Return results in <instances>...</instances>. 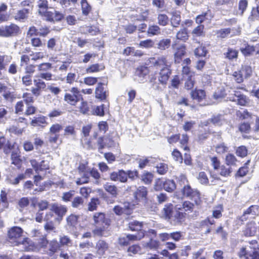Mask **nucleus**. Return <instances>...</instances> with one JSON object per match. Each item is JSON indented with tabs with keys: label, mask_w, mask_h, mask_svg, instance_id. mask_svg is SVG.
<instances>
[{
	"label": "nucleus",
	"mask_w": 259,
	"mask_h": 259,
	"mask_svg": "<svg viewBox=\"0 0 259 259\" xmlns=\"http://www.w3.org/2000/svg\"><path fill=\"white\" fill-rule=\"evenodd\" d=\"M258 207L256 205H251L249 207H248L246 210H245L243 212V215L241 216L239 219V220L241 222V223H242L243 222L247 220V215H255L257 211H258Z\"/></svg>",
	"instance_id": "19"
},
{
	"label": "nucleus",
	"mask_w": 259,
	"mask_h": 259,
	"mask_svg": "<svg viewBox=\"0 0 259 259\" xmlns=\"http://www.w3.org/2000/svg\"><path fill=\"white\" fill-rule=\"evenodd\" d=\"M143 245L145 247L150 249H156L159 246V242L156 240L150 239L148 242L144 244Z\"/></svg>",
	"instance_id": "56"
},
{
	"label": "nucleus",
	"mask_w": 259,
	"mask_h": 259,
	"mask_svg": "<svg viewBox=\"0 0 259 259\" xmlns=\"http://www.w3.org/2000/svg\"><path fill=\"white\" fill-rule=\"evenodd\" d=\"M153 178V175L150 172L144 173L142 177L143 182L146 184L151 183Z\"/></svg>",
	"instance_id": "61"
},
{
	"label": "nucleus",
	"mask_w": 259,
	"mask_h": 259,
	"mask_svg": "<svg viewBox=\"0 0 259 259\" xmlns=\"http://www.w3.org/2000/svg\"><path fill=\"white\" fill-rule=\"evenodd\" d=\"M147 32L149 34L152 35H158L160 33V29L157 25H150Z\"/></svg>",
	"instance_id": "48"
},
{
	"label": "nucleus",
	"mask_w": 259,
	"mask_h": 259,
	"mask_svg": "<svg viewBox=\"0 0 259 259\" xmlns=\"http://www.w3.org/2000/svg\"><path fill=\"white\" fill-rule=\"evenodd\" d=\"M157 185L162 186L163 189L167 192H172L176 188L175 182L171 180H160L156 182Z\"/></svg>",
	"instance_id": "11"
},
{
	"label": "nucleus",
	"mask_w": 259,
	"mask_h": 259,
	"mask_svg": "<svg viewBox=\"0 0 259 259\" xmlns=\"http://www.w3.org/2000/svg\"><path fill=\"white\" fill-rule=\"evenodd\" d=\"M186 213L182 210H176L174 215L171 216V219L175 222L176 225L179 224L183 222L185 220Z\"/></svg>",
	"instance_id": "23"
},
{
	"label": "nucleus",
	"mask_w": 259,
	"mask_h": 259,
	"mask_svg": "<svg viewBox=\"0 0 259 259\" xmlns=\"http://www.w3.org/2000/svg\"><path fill=\"white\" fill-rule=\"evenodd\" d=\"M124 54L126 55H132L134 56H141L143 53L141 51L135 50L133 47H127L124 50Z\"/></svg>",
	"instance_id": "31"
},
{
	"label": "nucleus",
	"mask_w": 259,
	"mask_h": 259,
	"mask_svg": "<svg viewBox=\"0 0 259 259\" xmlns=\"http://www.w3.org/2000/svg\"><path fill=\"white\" fill-rule=\"evenodd\" d=\"M195 55L199 57L205 56L207 53V51L204 47H200L195 50Z\"/></svg>",
	"instance_id": "64"
},
{
	"label": "nucleus",
	"mask_w": 259,
	"mask_h": 259,
	"mask_svg": "<svg viewBox=\"0 0 259 259\" xmlns=\"http://www.w3.org/2000/svg\"><path fill=\"white\" fill-rule=\"evenodd\" d=\"M171 40L169 39H163L157 44L158 49L161 50H165L168 48L170 45Z\"/></svg>",
	"instance_id": "35"
},
{
	"label": "nucleus",
	"mask_w": 259,
	"mask_h": 259,
	"mask_svg": "<svg viewBox=\"0 0 259 259\" xmlns=\"http://www.w3.org/2000/svg\"><path fill=\"white\" fill-rule=\"evenodd\" d=\"M83 199L79 196L75 197L71 202V206L73 208H80L83 204Z\"/></svg>",
	"instance_id": "38"
},
{
	"label": "nucleus",
	"mask_w": 259,
	"mask_h": 259,
	"mask_svg": "<svg viewBox=\"0 0 259 259\" xmlns=\"http://www.w3.org/2000/svg\"><path fill=\"white\" fill-rule=\"evenodd\" d=\"M110 179L112 181H119L124 183L127 181L126 172L123 170H118L110 174Z\"/></svg>",
	"instance_id": "7"
},
{
	"label": "nucleus",
	"mask_w": 259,
	"mask_h": 259,
	"mask_svg": "<svg viewBox=\"0 0 259 259\" xmlns=\"http://www.w3.org/2000/svg\"><path fill=\"white\" fill-rule=\"evenodd\" d=\"M12 145L4 137H0V149L3 148L5 153L10 152Z\"/></svg>",
	"instance_id": "26"
},
{
	"label": "nucleus",
	"mask_w": 259,
	"mask_h": 259,
	"mask_svg": "<svg viewBox=\"0 0 259 259\" xmlns=\"http://www.w3.org/2000/svg\"><path fill=\"white\" fill-rule=\"evenodd\" d=\"M37 7H38L39 14H43L44 11L48 8V3L47 0H39L37 2Z\"/></svg>",
	"instance_id": "34"
},
{
	"label": "nucleus",
	"mask_w": 259,
	"mask_h": 259,
	"mask_svg": "<svg viewBox=\"0 0 259 259\" xmlns=\"http://www.w3.org/2000/svg\"><path fill=\"white\" fill-rule=\"evenodd\" d=\"M227 85L224 84L218 88L213 94L214 98L216 100H220L224 98L227 94V92L232 93L231 90Z\"/></svg>",
	"instance_id": "9"
},
{
	"label": "nucleus",
	"mask_w": 259,
	"mask_h": 259,
	"mask_svg": "<svg viewBox=\"0 0 259 259\" xmlns=\"http://www.w3.org/2000/svg\"><path fill=\"white\" fill-rule=\"evenodd\" d=\"M78 217L75 214H71L67 218L68 225L70 226H75L77 224Z\"/></svg>",
	"instance_id": "46"
},
{
	"label": "nucleus",
	"mask_w": 259,
	"mask_h": 259,
	"mask_svg": "<svg viewBox=\"0 0 259 259\" xmlns=\"http://www.w3.org/2000/svg\"><path fill=\"white\" fill-rule=\"evenodd\" d=\"M59 248L60 245L57 241H52L49 245V254L50 255H53L55 252L57 251Z\"/></svg>",
	"instance_id": "40"
},
{
	"label": "nucleus",
	"mask_w": 259,
	"mask_h": 259,
	"mask_svg": "<svg viewBox=\"0 0 259 259\" xmlns=\"http://www.w3.org/2000/svg\"><path fill=\"white\" fill-rule=\"evenodd\" d=\"M64 101L71 106H75L79 101V97L74 94L66 93L64 96Z\"/></svg>",
	"instance_id": "20"
},
{
	"label": "nucleus",
	"mask_w": 259,
	"mask_h": 259,
	"mask_svg": "<svg viewBox=\"0 0 259 259\" xmlns=\"http://www.w3.org/2000/svg\"><path fill=\"white\" fill-rule=\"evenodd\" d=\"M29 13V10L28 9H23L19 10L14 14V18L16 21L24 22L27 19Z\"/></svg>",
	"instance_id": "18"
},
{
	"label": "nucleus",
	"mask_w": 259,
	"mask_h": 259,
	"mask_svg": "<svg viewBox=\"0 0 259 259\" xmlns=\"http://www.w3.org/2000/svg\"><path fill=\"white\" fill-rule=\"evenodd\" d=\"M93 220L97 225V228L94 230L95 233L98 235H104L110 225V220L103 212L95 213L93 215Z\"/></svg>",
	"instance_id": "2"
},
{
	"label": "nucleus",
	"mask_w": 259,
	"mask_h": 259,
	"mask_svg": "<svg viewBox=\"0 0 259 259\" xmlns=\"http://www.w3.org/2000/svg\"><path fill=\"white\" fill-rule=\"evenodd\" d=\"M142 226V223L138 221H133L129 224V228L132 231H142L141 229Z\"/></svg>",
	"instance_id": "49"
},
{
	"label": "nucleus",
	"mask_w": 259,
	"mask_h": 259,
	"mask_svg": "<svg viewBox=\"0 0 259 259\" xmlns=\"http://www.w3.org/2000/svg\"><path fill=\"white\" fill-rule=\"evenodd\" d=\"M23 230L19 227H12L8 232L10 241L18 245L19 249L24 251H33L34 247L32 243L27 238L23 237Z\"/></svg>",
	"instance_id": "1"
},
{
	"label": "nucleus",
	"mask_w": 259,
	"mask_h": 259,
	"mask_svg": "<svg viewBox=\"0 0 259 259\" xmlns=\"http://www.w3.org/2000/svg\"><path fill=\"white\" fill-rule=\"evenodd\" d=\"M134 198L137 202H145L147 195V188L145 187H139L134 193Z\"/></svg>",
	"instance_id": "8"
},
{
	"label": "nucleus",
	"mask_w": 259,
	"mask_h": 259,
	"mask_svg": "<svg viewBox=\"0 0 259 259\" xmlns=\"http://www.w3.org/2000/svg\"><path fill=\"white\" fill-rule=\"evenodd\" d=\"M33 126H42L44 127L45 124H47L46 118L44 116H40L34 118L32 120L30 123Z\"/></svg>",
	"instance_id": "28"
},
{
	"label": "nucleus",
	"mask_w": 259,
	"mask_h": 259,
	"mask_svg": "<svg viewBox=\"0 0 259 259\" xmlns=\"http://www.w3.org/2000/svg\"><path fill=\"white\" fill-rule=\"evenodd\" d=\"M244 78L249 77L252 73V69L251 66L248 65H243L240 69Z\"/></svg>",
	"instance_id": "37"
},
{
	"label": "nucleus",
	"mask_w": 259,
	"mask_h": 259,
	"mask_svg": "<svg viewBox=\"0 0 259 259\" xmlns=\"http://www.w3.org/2000/svg\"><path fill=\"white\" fill-rule=\"evenodd\" d=\"M194 73H191L190 76H189L188 77H186L185 79L186 80L185 87L187 90H190L192 89L194 84Z\"/></svg>",
	"instance_id": "39"
},
{
	"label": "nucleus",
	"mask_w": 259,
	"mask_h": 259,
	"mask_svg": "<svg viewBox=\"0 0 259 259\" xmlns=\"http://www.w3.org/2000/svg\"><path fill=\"white\" fill-rule=\"evenodd\" d=\"M172 205L171 204H166L162 210V213L166 218H170L172 215Z\"/></svg>",
	"instance_id": "44"
},
{
	"label": "nucleus",
	"mask_w": 259,
	"mask_h": 259,
	"mask_svg": "<svg viewBox=\"0 0 259 259\" xmlns=\"http://www.w3.org/2000/svg\"><path fill=\"white\" fill-rule=\"evenodd\" d=\"M20 31L18 26L15 24L0 27V36L9 37L17 35Z\"/></svg>",
	"instance_id": "5"
},
{
	"label": "nucleus",
	"mask_w": 259,
	"mask_h": 259,
	"mask_svg": "<svg viewBox=\"0 0 259 259\" xmlns=\"http://www.w3.org/2000/svg\"><path fill=\"white\" fill-rule=\"evenodd\" d=\"M197 190L192 189L189 184L183 187L182 193L184 196L190 198Z\"/></svg>",
	"instance_id": "33"
},
{
	"label": "nucleus",
	"mask_w": 259,
	"mask_h": 259,
	"mask_svg": "<svg viewBox=\"0 0 259 259\" xmlns=\"http://www.w3.org/2000/svg\"><path fill=\"white\" fill-rule=\"evenodd\" d=\"M194 204L190 201H184L182 205L177 204L175 206L176 210H184L185 211L192 212L193 209Z\"/></svg>",
	"instance_id": "22"
},
{
	"label": "nucleus",
	"mask_w": 259,
	"mask_h": 259,
	"mask_svg": "<svg viewBox=\"0 0 259 259\" xmlns=\"http://www.w3.org/2000/svg\"><path fill=\"white\" fill-rule=\"evenodd\" d=\"M255 48H257V46L253 47L247 45L245 48H241L240 50L245 56H248L255 51Z\"/></svg>",
	"instance_id": "45"
},
{
	"label": "nucleus",
	"mask_w": 259,
	"mask_h": 259,
	"mask_svg": "<svg viewBox=\"0 0 259 259\" xmlns=\"http://www.w3.org/2000/svg\"><path fill=\"white\" fill-rule=\"evenodd\" d=\"M156 168L158 174L164 175L167 171L168 167L167 164L164 163H160L157 165Z\"/></svg>",
	"instance_id": "59"
},
{
	"label": "nucleus",
	"mask_w": 259,
	"mask_h": 259,
	"mask_svg": "<svg viewBox=\"0 0 259 259\" xmlns=\"http://www.w3.org/2000/svg\"><path fill=\"white\" fill-rule=\"evenodd\" d=\"M223 209V208L222 205H219L214 207L212 212L213 217L216 219H219L221 217Z\"/></svg>",
	"instance_id": "57"
},
{
	"label": "nucleus",
	"mask_w": 259,
	"mask_h": 259,
	"mask_svg": "<svg viewBox=\"0 0 259 259\" xmlns=\"http://www.w3.org/2000/svg\"><path fill=\"white\" fill-rule=\"evenodd\" d=\"M228 99L230 101L237 102L238 105L241 106H247L250 103L248 98L234 90L232 91V93L229 94Z\"/></svg>",
	"instance_id": "3"
},
{
	"label": "nucleus",
	"mask_w": 259,
	"mask_h": 259,
	"mask_svg": "<svg viewBox=\"0 0 259 259\" xmlns=\"http://www.w3.org/2000/svg\"><path fill=\"white\" fill-rule=\"evenodd\" d=\"M185 48L183 46H181L177 49V52L175 53V60L177 63H180L182 58L185 54Z\"/></svg>",
	"instance_id": "30"
},
{
	"label": "nucleus",
	"mask_w": 259,
	"mask_h": 259,
	"mask_svg": "<svg viewBox=\"0 0 259 259\" xmlns=\"http://www.w3.org/2000/svg\"><path fill=\"white\" fill-rule=\"evenodd\" d=\"M211 16L208 13H205L201 15L198 16L196 18V22L197 23H201L204 22L205 20H210Z\"/></svg>",
	"instance_id": "52"
},
{
	"label": "nucleus",
	"mask_w": 259,
	"mask_h": 259,
	"mask_svg": "<svg viewBox=\"0 0 259 259\" xmlns=\"http://www.w3.org/2000/svg\"><path fill=\"white\" fill-rule=\"evenodd\" d=\"M103 187L107 192L112 196V197H117L118 195V189L116 186L107 183L104 185Z\"/></svg>",
	"instance_id": "25"
},
{
	"label": "nucleus",
	"mask_w": 259,
	"mask_h": 259,
	"mask_svg": "<svg viewBox=\"0 0 259 259\" xmlns=\"http://www.w3.org/2000/svg\"><path fill=\"white\" fill-rule=\"evenodd\" d=\"M217 171L222 176L227 177L230 176V174L232 172V169L230 166L222 165H221L219 169H218Z\"/></svg>",
	"instance_id": "27"
},
{
	"label": "nucleus",
	"mask_w": 259,
	"mask_h": 259,
	"mask_svg": "<svg viewBox=\"0 0 259 259\" xmlns=\"http://www.w3.org/2000/svg\"><path fill=\"white\" fill-rule=\"evenodd\" d=\"M204 26L200 25L195 28L192 31V33L197 36H201L204 35Z\"/></svg>",
	"instance_id": "63"
},
{
	"label": "nucleus",
	"mask_w": 259,
	"mask_h": 259,
	"mask_svg": "<svg viewBox=\"0 0 259 259\" xmlns=\"http://www.w3.org/2000/svg\"><path fill=\"white\" fill-rule=\"evenodd\" d=\"M104 66L102 64H95L90 66L86 69V71L88 73L97 72L103 70Z\"/></svg>",
	"instance_id": "29"
},
{
	"label": "nucleus",
	"mask_w": 259,
	"mask_h": 259,
	"mask_svg": "<svg viewBox=\"0 0 259 259\" xmlns=\"http://www.w3.org/2000/svg\"><path fill=\"white\" fill-rule=\"evenodd\" d=\"M34 86L31 88L32 94L35 97L39 96L46 88V83L39 76L35 75L33 79Z\"/></svg>",
	"instance_id": "4"
},
{
	"label": "nucleus",
	"mask_w": 259,
	"mask_h": 259,
	"mask_svg": "<svg viewBox=\"0 0 259 259\" xmlns=\"http://www.w3.org/2000/svg\"><path fill=\"white\" fill-rule=\"evenodd\" d=\"M144 231H139L137 235H127L129 241L139 240L144 237Z\"/></svg>",
	"instance_id": "55"
},
{
	"label": "nucleus",
	"mask_w": 259,
	"mask_h": 259,
	"mask_svg": "<svg viewBox=\"0 0 259 259\" xmlns=\"http://www.w3.org/2000/svg\"><path fill=\"white\" fill-rule=\"evenodd\" d=\"M171 74L169 67H165L160 69L159 72V76L158 77L159 81L163 84L166 83L169 76Z\"/></svg>",
	"instance_id": "16"
},
{
	"label": "nucleus",
	"mask_w": 259,
	"mask_h": 259,
	"mask_svg": "<svg viewBox=\"0 0 259 259\" xmlns=\"http://www.w3.org/2000/svg\"><path fill=\"white\" fill-rule=\"evenodd\" d=\"M250 162V160H248L244 165L239 169L237 171V175L240 177H244L248 171V167L247 165Z\"/></svg>",
	"instance_id": "58"
},
{
	"label": "nucleus",
	"mask_w": 259,
	"mask_h": 259,
	"mask_svg": "<svg viewBox=\"0 0 259 259\" xmlns=\"http://www.w3.org/2000/svg\"><path fill=\"white\" fill-rule=\"evenodd\" d=\"M95 96L97 98L101 100H105L106 98V91L103 87V83H98V86L96 89Z\"/></svg>",
	"instance_id": "21"
},
{
	"label": "nucleus",
	"mask_w": 259,
	"mask_h": 259,
	"mask_svg": "<svg viewBox=\"0 0 259 259\" xmlns=\"http://www.w3.org/2000/svg\"><path fill=\"white\" fill-rule=\"evenodd\" d=\"M190 199L194 201L196 205H200L202 203V201L200 198V194L197 190L194 192L191 197H190Z\"/></svg>",
	"instance_id": "50"
},
{
	"label": "nucleus",
	"mask_w": 259,
	"mask_h": 259,
	"mask_svg": "<svg viewBox=\"0 0 259 259\" xmlns=\"http://www.w3.org/2000/svg\"><path fill=\"white\" fill-rule=\"evenodd\" d=\"M236 154L241 157H245L247 154V150L246 147L241 146L238 147L236 150Z\"/></svg>",
	"instance_id": "60"
},
{
	"label": "nucleus",
	"mask_w": 259,
	"mask_h": 259,
	"mask_svg": "<svg viewBox=\"0 0 259 259\" xmlns=\"http://www.w3.org/2000/svg\"><path fill=\"white\" fill-rule=\"evenodd\" d=\"M148 73L149 69L148 67L145 66L140 67L136 71L135 79L139 82H143Z\"/></svg>",
	"instance_id": "10"
},
{
	"label": "nucleus",
	"mask_w": 259,
	"mask_h": 259,
	"mask_svg": "<svg viewBox=\"0 0 259 259\" xmlns=\"http://www.w3.org/2000/svg\"><path fill=\"white\" fill-rule=\"evenodd\" d=\"M62 130V126L58 123L53 124L50 128L51 134H58Z\"/></svg>",
	"instance_id": "62"
},
{
	"label": "nucleus",
	"mask_w": 259,
	"mask_h": 259,
	"mask_svg": "<svg viewBox=\"0 0 259 259\" xmlns=\"http://www.w3.org/2000/svg\"><path fill=\"white\" fill-rule=\"evenodd\" d=\"M191 96L193 99L200 102L204 99L205 97V92L202 90H195L192 91L191 93Z\"/></svg>",
	"instance_id": "24"
},
{
	"label": "nucleus",
	"mask_w": 259,
	"mask_h": 259,
	"mask_svg": "<svg viewBox=\"0 0 259 259\" xmlns=\"http://www.w3.org/2000/svg\"><path fill=\"white\" fill-rule=\"evenodd\" d=\"M225 161L226 164L229 166L235 165L237 161L236 158L232 154H227L226 156Z\"/></svg>",
	"instance_id": "42"
},
{
	"label": "nucleus",
	"mask_w": 259,
	"mask_h": 259,
	"mask_svg": "<svg viewBox=\"0 0 259 259\" xmlns=\"http://www.w3.org/2000/svg\"><path fill=\"white\" fill-rule=\"evenodd\" d=\"M150 62L153 64L157 69H161L165 67H169L166 58L164 56L159 57L157 59L151 58Z\"/></svg>",
	"instance_id": "14"
},
{
	"label": "nucleus",
	"mask_w": 259,
	"mask_h": 259,
	"mask_svg": "<svg viewBox=\"0 0 259 259\" xmlns=\"http://www.w3.org/2000/svg\"><path fill=\"white\" fill-rule=\"evenodd\" d=\"M258 226L255 222H250L247 224L243 230L244 235L246 236H254L256 233Z\"/></svg>",
	"instance_id": "12"
},
{
	"label": "nucleus",
	"mask_w": 259,
	"mask_h": 259,
	"mask_svg": "<svg viewBox=\"0 0 259 259\" xmlns=\"http://www.w3.org/2000/svg\"><path fill=\"white\" fill-rule=\"evenodd\" d=\"M30 162L31 166L37 172H38L39 171L49 169V162L47 160H42L39 164H38L36 160L34 159L31 160Z\"/></svg>",
	"instance_id": "13"
},
{
	"label": "nucleus",
	"mask_w": 259,
	"mask_h": 259,
	"mask_svg": "<svg viewBox=\"0 0 259 259\" xmlns=\"http://www.w3.org/2000/svg\"><path fill=\"white\" fill-rule=\"evenodd\" d=\"M247 5L248 2L247 0H240L239 2L238 14L241 16L243 15Z\"/></svg>",
	"instance_id": "41"
},
{
	"label": "nucleus",
	"mask_w": 259,
	"mask_h": 259,
	"mask_svg": "<svg viewBox=\"0 0 259 259\" xmlns=\"http://www.w3.org/2000/svg\"><path fill=\"white\" fill-rule=\"evenodd\" d=\"M108 244L103 240H99L96 244V253L99 256H102L108 250Z\"/></svg>",
	"instance_id": "17"
},
{
	"label": "nucleus",
	"mask_w": 259,
	"mask_h": 259,
	"mask_svg": "<svg viewBox=\"0 0 259 259\" xmlns=\"http://www.w3.org/2000/svg\"><path fill=\"white\" fill-rule=\"evenodd\" d=\"M177 38L183 41H186L188 38V35L186 29H183L177 34Z\"/></svg>",
	"instance_id": "51"
},
{
	"label": "nucleus",
	"mask_w": 259,
	"mask_h": 259,
	"mask_svg": "<svg viewBox=\"0 0 259 259\" xmlns=\"http://www.w3.org/2000/svg\"><path fill=\"white\" fill-rule=\"evenodd\" d=\"M81 5L82 14L85 16H87L91 10L90 6L88 3L87 0H81Z\"/></svg>",
	"instance_id": "43"
},
{
	"label": "nucleus",
	"mask_w": 259,
	"mask_h": 259,
	"mask_svg": "<svg viewBox=\"0 0 259 259\" xmlns=\"http://www.w3.org/2000/svg\"><path fill=\"white\" fill-rule=\"evenodd\" d=\"M10 150H12L11 160L12 164H14L18 167H20L22 160L20 158V152L17 144H14Z\"/></svg>",
	"instance_id": "6"
},
{
	"label": "nucleus",
	"mask_w": 259,
	"mask_h": 259,
	"mask_svg": "<svg viewBox=\"0 0 259 259\" xmlns=\"http://www.w3.org/2000/svg\"><path fill=\"white\" fill-rule=\"evenodd\" d=\"M180 15L177 13H174L171 18V24L173 27H178L181 22Z\"/></svg>",
	"instance_id": "47"
},
{
	"label": "nucleus",
	"mask_w": 259,
	"mask_h": 259,
	"mask_svg": "<svg viewBox=\"0 0 259 259\" xmlns=\"http://www.w3.org/2000/svg\"><path fill=\"white\" fill-rule=\"evenodd\" d=\"M158 23L161 26H165L168 24V18L165 14H159L157 17Z\"/></svg>",
	"instance_id": "53"
},
{
	"label": "nucleus",
	"mask_w": 259,
	"mask_h": 259,
	"mask_svg": "<svg viewBox=\"0 0 259 259\" xmlns=\"http://www.w3.org/2000/svg\"><path fill=\"white\" fill-rule=\"evenodd\" d=\"M51 210L58 217L62 218L66 214L67 207L64 205L55 203L51 205Z\"/></svg>",
	"instance_id": "15"
},
{
	"label": "nucleus",
	"mask_w": 259,
	"mask_h": 259,
	"mask_svg": "<svg viewBox=\"0 0 259 259\" xmlns=\"http://www.w3.org/2000/svg\"><path fill=\"white\" fill-rule=\"evenodd\" d=\"M100 204V200L97 198H93L88 204V210L94 211L97 209L98 206Z\"/></svg>",
	"instance_id": "36"
},
{
	"label": "nucleus",
	"mask_w": 259,
	"mask_h": 259,
	"mask_svg": "<svg viewBox=\"0 0 259 259\" xmlns=\"http://www.w3.org/2000/svg\"><path fill=\"white\" fill-rule=\"evenodd\" d=\"M74 195L75 191L74 190H70L68 192L63 193L62 199L65 202L70 201Z\"/></svg>",
	"instance_id": "54"
},
{
	"label": "nucleus",
	"mask_w": 259,
	"mask_h": 259,
	"mask_svg": "<svg viewBox=\"0 0 259 259\" xmlns=\"http://www.w3.org/2000/svg\"><path fill=\"white\" fill-rule=\"evenodd\" d=\"M12 60V57L8 55H0V69L5 68Z\"/></svg>",
	"instance_id": "32"
}]
</instances>
